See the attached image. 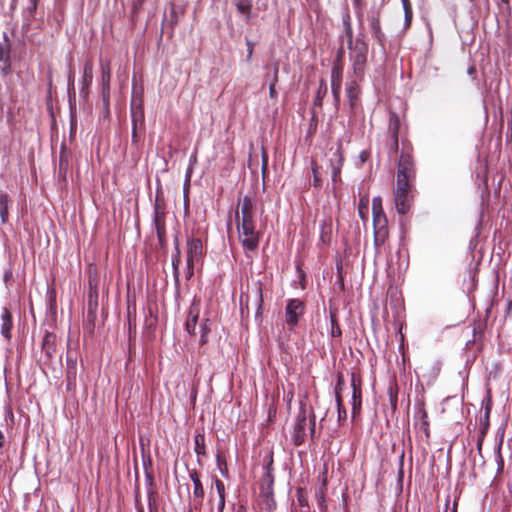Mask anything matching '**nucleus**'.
Wrapping results in <instances>:
<instances>
[{
    "label": "nucleus",
    "instance_id": "nucleus-22",
    "mask_svg": "<svg viewBox=\"0 0 512 512\" xmlns=\"http://www.w3.org/2000/svg\"><path fill=\"white\" fill-rule=\"evenodd\" d=\"M210 332V327L208 326V319H204L199 327V333H200V344L207 343V335Z\"/></svg>",
    "mask_w": 512,
    "mask_h": 512
},
{
    "label": "nucleus",
    "instance_id": "nucleus-46",
    "mask_svg": "<svg viewBox=\"0 0 512 512\" xmlns=\"http://www.w3.org/2000/svg\"><path fill=\"white\" fill-rule=\"evenodd\" d=\"M503 3H508V0H501Z\"/></svg>",
    "mask_w": 512,
    "mask_h": 512
},
{
    "label": "nucleus",
    "instance_id": "nucleus-30",
    "mask_svg": "<svg viewBox=\"0 0 512 512\" xmlns=\"http://www.w3.org/2000/svg\"><path fill=\"white\" fill-rule=\"evenodd\" d=\"M214 484L217 491L218 496H225V486L224 483L218 478H214Z\"/></svg>",
    "mask_w": 512,
    "mask_h": 512
},
{
    "label": "nucleus",
    "instance_id": "nucleus-34",
    "mask_svg": "<svg viewBox=\"0 0 512 512\" xmlns=\"http://www.w3.org/2000/svg\"><path fill=\"white\" fill-rule=\"evenodd\" d=\"M312 171H313V185L314 186H320L321 185V180H320V177L318 175V168L316 165H313L312 167Z\"/></svg>",
    "mask_w": 512,
    "mask_h": 512
},
{
    "label": "nucleus",
    "instance_id": "nucleus-36",
    "mask_svg": "<svg viewBox=\"0 0 512 512\" xmlns=\"http://www.w3.org/2000/svg\"><path fill=\"white\" fill-rule=\"evenodd\" d=\"M421 419H422V424H423L424 430H425L426 434L428 435V420H427V413L425 410L421 411Z\"/></svg>",
    "mask_w": 512,
    "mask_h": 512
},
{
    "label": "nucleus",
    "instance_id": "nucleus-44",
    "mask_svg": "<svg viewBox=\"0 0 512 512\" xmlns=\"http://www.w3.org/2000/svg\"><path fill=\"white\" fill-rule=\"evenodd\" d=\"M49 341V336L47 335L45 338H44V341H43V348H45L46 344L48 343Z\"/></svg>",
    "mask_w": 512,
    "mask_h": 512
},
{
    "label": "nucleus",
    "instance_id": "nucleus-11",
    "mask_svg": "<svg viewBox=\"0 0 512 512\" xmlns=\"http://www.w3.org/2000/svg\"><path fill=\"white\" fill-rule=\"evenodd\" d=\"M200 313V303L199 301L194 300L190 306L188 317L185 323V327L187 332L190 335L197 334V322Z\"/></svg>",
    "mask_w": 512,
    "mask_h": 512
},
{
    "label": "nucleus",
    "instance_id": "nucleus-17",
    "mask_svg": "<svg viewBox=\"0 0 512 512\" xmlns=\"http://www.w3.org/2000/svg\"><path fill=\"white\" fill-rule=\"evenodd\" d=\"M93 80V64L90 60L86 61L83 68L81 93H88V88Z\"/></svg>",
    "mask_w": 512,
    "mask_h": 512
},
{
    "label": "nucleus",
    "instance_id": "nucleus-4",
    "mask_svg": "<svg viewBox=\"0 0 512 512\" xmlns=\"http://www.w3.org/2000/svg\"><path fill=\"white\" fill-rule=\"evenodd\" d=\"M347 36L350 49V58L353 61L354 70L360 71L366 62V55L368 50L367 45L360 40H357L355 43H353L352 31L349 25L347 26Z\"/></svg>",
    "mask_w": 512,
    "mask_h": 512
},
{
    "label": "nucleus",
    "instance_id": "nucleus-33",
    "mask_svg": "<svg viewBox=\"0 0 512 512\" xmlns=\"http://www.w3.org/2000/svg\"><path fill=\"white\" fill-rule=\"evenodd\" d=\"M217 464L218 467L222 473L223 476H227V468L225 461L220 457V455L217 456Z\"/></svg>",
    "mask_w": 512,
    "mask_h": 512
},
{
    "label": "nucleus",
    "instance_id": "nucleus-28",
    "mask_svg": "<svg viewBox=\"0 0 512 512\" xmlns=\"http://www.w3.org/2000/svg\"><path fill=\"white\" fill-rule=\"evenodd\" d=\"M180 262H181L180 253H179V250H177V254L175 256H173V258H172V266H173L174 276H175L176 281H178V274H179L178 268H179Z\"/></svg>",
    "mask_w": 512,
    "mask_h": 512
},
{
    "label": "nucleus",
    "instance_id": "nucleus-27",
    "mask_svg": "<svg viewBox=\"0 0 512 512\" xmlns=\"http://www.w3.org/2000/svg\"><path fill=\"white\" fill-rule=\"evenodd\" d=\"M358 212H359L360 217L363 220H365L367 212H368V199L367 198H362L360 200V203H359V206H358Z\"/></svg>",
    "mask_w": 512,
    "mask_h": 512
},
{
    "label": "nucleus",
    "instance_id": "nucleus-7",
    "mask_svg": "<svg viewBox=\"0 0 512 512\" xmlns=\"http://www.w3.org/2000/svg\"><path fill=\"white\" fill-rule=\"evenodd\" d=\"M414 177L415 172L412 157L410 155L402 154L398 164L397 181L402 180L403 182H412Z\"/></svg>",
    "mask_w": 512,
    "mask_h": 512
},
{
    "label": "nucleus",
    "instance_id": "nucleus-14",
    "mask_svg": "<svg viewBox=\"0 0 512 512\" xmlns=\"http://www.w3.org/2000/svg\"><path fill=\"white\" fill-rule=\"evenodd\" d=\"M341 83L342 71L340 68L334 67L331 72V90L336 103H338L340 100Z\"/></svg>",
    "mask_w": 512,
    "mask_h": 512
},
{
    "label": "nucleus",
    "instance_id": "nucleus-20",
    "mask_svg": "<svg viewBox=\"0 0 512 512\" xmlns=\"http://www.w3.org/2000/svg\"><path fill=\"white\" fill-rule=\"evenodd\" d=\"M194 451L197 455H205V437L203 434H196L194 437Z\"/></svg>",
    "mask_w": 512,
    "mask_h": 512
},
{
    "label": "nucleus",
    "instance_id": "nucleus-9",
    "mask_svg": "<svg viewBox=\"0 0 512 512\" xmlns=\"http://www.w3.org/2000/svg\"><path fill=\"white\" fill-rule=\"evenodd\" d=\"M330 151L329 162L332 169V181L336 183L340 179V172L343 165L341 144L337 143L335 149L333 150V148H331Z\"/></svg>",
    "mask_w": 512,
    "mask_h": 512
},
{
    "label": "nucleus",
    "instance_id": "nucleus-19",
    "mask_svg": "<svg viewBox=\"0 0 512 512\" xmlns=\"http://www.w3.org/2000/svg\"><path fill=\"white\" fill-rule=\"evenodd\" d=\"M340 385H341V379H339V382L335 388V395H336V402H337V408H338V419L339 421L346 419L347 413L346 410L342 404V399L340 395Z\"/></svg>",
    "mask_w": 512,
    "mask_h": 512
},
{
    "label": "nucleus",
    "instance_id": "nucleus-32",
    "mask_svg": "<svg viewBox=\"0 0 512 512\" xmlns=\"http://www.w3.org/2000/svg\"><path fill=\"white\" fill-rule=\"evenodd\" d=\"M138 118L140 120H142L143 113L141 111L138 114L133 112V132H132L133 139H136V121Z\"/></svg>",
    "mask_w": 512,
    "mask_h": 512
},
{
    "label": "nucleus",
    "instance_id": "nucleus-5",
    "mask_svg": "<svg viewBox=\"0 0 512 512\" xmlns=\"http://www.w3.org/2000/svg\"><path fill=\"white\" fill-rule=\"evenodd\" d=\"M315 422L308 419L306 411L301 409L297 416V420L294 426L292 439L295 445L299 446L304 443L306 438V430L309 429L311 434L314 433Z\"/></svg>",
    "mask_w": 512,
    "mask_h": 512
},
{
    "label": "nucleus",
    "instance_id": "nucleus-1",
    "mask_svg": "<svg viewBox=\"0 0 512 512\" xmlns=\"http://www.w3.org/2000/svg\"><path fill=\"white\" fill-rule=\"evenodd\" d=\"M238 240L246 254L258 249L261 234L256 229L255 208L252 199L244 196L238 199L235 211Z\"/></svg>",
    "mask_w": 512,
    "mask_h": 512
},
{
    "label": "nucleus",
    "instance_id": "nucleus-10",
    "mask_svg": "<svg viewBox=\"0 0 512 512\" xmlns=\"http://www.w3.org/2000/svg\"><path fill=\"white\" fill-rule=\"evenodd\" d=\"M101 68V84H102V99L105 105L109 104L110 99V80L111 69L108 61L100 63Z\"/></svg>",
    "mask_w": 512,
    "mask_h": 512
},
{
    "label": "nucleus",
    "instance_id": "nucleus-42",
    "mask_svg": "<svg viewBox=\"0 0 512 512\" xmlns=\"http://www.w3.org/2000/svg\"><path fill=\"white\" fill-rule=\"evenodd\" d=\"M4 445V435L3 433L0 431V448Z\"/></svg>",
    "mask_w": 512,
    "mask_h": 512
},
{
    "label": "nucleus",
    "instance_id": "nucleus-26",
    "mask_svg": "<svg viewBox=\"0 0 512 512\" xmlns=\"http://www.w3.org/2000/svg\"><path fill=\"white\" fill-rule=\"evenodd\" d=\"M331 319V331L330 334L332 337H340L341 336V329L337 323V319L334 313H331L330 315Z\"/></svg>",
    "mask_w": 512,
    "mask_h": 512
},
{
    "label": "nucleus",
    "instance_id": "nucleus-39",
    "mask_svg": "<svg viewBox=\"0 0 512 512\" xmlns=\"http://www.w3.org/2000/svg\"><path fill=\"white\" fill-rule=\"evenodd\" d=\"M247 46H248V58H250L252 55V52H253V45L251 44L250 41H247Z\"/></svg>",
    "mask_w": 512,
    "mask_h": 512
},
{
    "label": "nucleus",
    "instance_id": "nucleus-21",
    "mask_svg": "<svg viewBox=\"0 0 512 512\" xmlns=\"http://www.w3.org/2000/svg\"><path fill=\"white\" fill-rule=\"evenodd\" d=\"M237 10L239 13L246 16V19H250L251 15V4L247 0H240L237 5Z\"/></svg>",
    "mask_w": 512,
    "mask_h": 512
},
{
    "label": "nucleus",
    "instance_id": "nucleus-31",
    "mask_svg": "<svg viewBox=\"0 0 512 512\" xmlns=\"http://www.w3.org/2000/svg\"><path fill=\"white\" fill-rule=\"evenodd\" d=\"M405 14V27L408 28L412 21L413 11L412 7H407L406 10H404Z\"/></svg>",
    "mask_w": 512,
    "mask_h": 512
},
{
    "label": "nucleus",
    "instance_id": "nucleus-38",
    "mask_svg": "<svg viewBox=\"0 0 512 512\" xmlns=\"http://www.w3.org/2000/svg\"><path fill=\"white\" fill-rule=\"evenodd\" d=\"M268 167V156L265 152L262 154V172L263 174L266 172Z\"/></svg>",
    "mask_w": 512,
    "mask_h": 512
},
{
    "label": "nucleus",
    "instance_id": "nucleus-40",
    "mask_svg": "<svg viewBox=\"0 0 512 512\" xmlns=\"http://www.w3.org/2000/svg\"><path fill=\"white\" fill-rule=\"evenodd\" d=\"M403 8L406 10L407 7H412L409 0H402Z\"/></svg>",
    "mask_w": 512,
    "mask_h": 512
},
{
    "label": "nucleus",
    "instance_id": "nucleus-41",
    "mask_svg": "<svg viewBox=\"0 0 512 512\" xmlns=\"http://www.w3.org/2000/svg\"><path fill=\"white\" fill-rule=\"evenodd\" d=\"M360 157H361L362 161H365L367 159V152H365V151L361 152Z\"/></svg>",
    "mask_w": 512,
    "mask_h": 512
},
{
    "label": "nucleus",
    "instance_id": "nucleus-43",
    "mask_svg": "<svg viewBox=\"0 0 512 512\" xmlns=\"http://www.w3.org/2000/svg\"><path fill=\"white\" fill-rule=\"evenodd\" d=\"M73 83H74L73 75H70V77H69V87L73 86Z\"/></svg>",
    "mask_w": 512,
    "mask_h": 512
},
{
    "label": "nucleus",
    "instance_id": "nucleus-15",
    "mask_svg": "<svg viewBox=\"0 0 512 512\" xmlns=\"http://www.w3.org/2000/svg\"><path fill=\"white\" fill-rule=\"evenodd\" d=\"M154 224L158 238L162 242L165 236L164 212L159 208L158 203L155 205Z\"/></svg>",
    "mask_w": 512,
    "mask_h": 512
},
{
    "label": "nucleus",
    "instance_id": "nucleus-6",
    "mask_svg": "<svg viewBox=\"0 0 512 512\" xmlns=\"http://www.w3.org/2000/svg\"><path fill=\"white\" fill-rule=\"evenodd\" d=\"M187 269L186 278L190 279L194 274V263L197 262L203 254V246L200 239L192 238L187 242Z\"/></svg>",
    "mask_w": 512,
    "mask_h": 512
},
{
    "label": "nucleus",
    "instance_id": "nucleus-13",
    "mask_svg": "<svg viewBox=\"0 0 512 512\" xmlns=\"http://www.w3.org/2000/svg\"><path fill=\"white\" fill-rule=\"evenodd\" d=\"M190 479L193 482V497L197 505H201L204 499V488L200 480L199 473L195 470L190 472Z\"/></svg>",
    "mask_w": 512,
    "mask_h": 512
},
{
    "label": "nucleus",
    "instance_id": "nucleus-37",
    "mask_svg": "<svg viewBox=\"0 0 512 512\" xmlns=\"http://www.w3.org/2000/svg\"><path fill=\"white\" fill-rule=\"evenodd\" d=\"M217 507L220 512L225 508V496H218Z\"/></svg>",
    "mask_w": 512,
    "mask_h": 512
},
{
    "label": "nucleus",
    "instance_id": "nucleus-35",
    "mask_svg": "<svg viewBox=\"0 0 512 512\" xmlns=\"http://www.w3.org/2000/svg\"><path fill=\"white\" fill-rule=\"evenodd\" d=\"M1 63L2 64L0 65V71L3 75H7L10 72V67H11L10 61L1 62Z\"/></svg>",
    "mask_w": 512,
    "mask_h": 512
},
{
    "label": "nucleus",
    "instance_id": "nucleus-16",
    "mask_svg": "<svg viewBox=\"0 0 512 512\" xmlns=\"http://www.w3.org/2000/svg\"><path fill=\"white\" fill-rule=\"evenodd\" d=\"M12 316L7 308H3L1 312V333L7 339L11 338Z\"/></svg>",
    "mask_w": 512,
    "mask_h": 512
},
{
    "label": "nucleus",
    "instance_id": "nucleus-8",
    "mask_svg": "<svg viewBox=\"0 0 512 512\" xmlns=\"http://www.w3.org/2000/svg\"><path fill=\"white\" fill-rule=\"evenodd\" d=\"M304 313V305L298 299H291L286 306V323L290 327L297 325L299 317Z\"/></svg>",
    "mask_w": 512,
    "mask_h": 512
},
{
    "label": "nucleus",
    "instance_id": "nucleus-3",
    "mask_svg": "<svg viewBox=\"0 0 512 512\" xmlns=\"http://www.w3.org/2000/svg\"><path fill=\"white\" fill-rule=\"evenodd\" d=\"M412 182L396 181L393 191L394 203L398 213L405 214L410 208Z\"/></svg>",
    "mask_w": 512,
    "mask_h": 512
},
{
    "label": "nucleus",
    "instance_id": "nucleus-24",
    "mask_svg": "<svg viewBox=\"0 0 512 512\" xmlns=\"http://www.w3.org/2000/svg\"><path fill=\"white\" fill-rule=\"evenodd\" d=\"M346 93H347V96L350 100V105L351 106H354L355 104V100L357 98V95H358V88H357V85L355 83H351L347 88H346Z\"/></svg>",
    "mask_w": 512,
    "mask_h": 512
},
{
    "label": "nucleus",
    "instance_id": "nucleus-45",
    "mask_svg": "<svg viewBox=\"0 0 512 512\" xmlns=\"http://www.w3.org/2000/svg\"><path fill=\"white\" fill-rule=\"evenodd\" d=\"M357 4H359L361 2V0H354Z\"/></svg>",
    "mask_w": 512,
    "mask_h": 512
},
{
    "label": "nucleus",
    "instance_id": "nucleus-18",
    "mask_svg": "<svg viewBox=\"0 0 512 512\" xmlns=\"http://www.w3.org/2000/svg\"><path fill=\"white\" fill-rule=\"evenodd\" d=\"M10 199L7 194L0 192V216L2 223H6L9 218Z\"/></svg>",
    "mask_w": 512,
    "mask_h": 512
},
{
    "label": "nucleus",
    "instance_id": "nucleus-29",
    "mask_svg": "<svg viewBox=\"0 0 512 512\" xmlns=\"http://www.w3.org/2000/svg\"><path fill=\"white\" fill-rule=\"evenodd\" d=\"M327 92V86L326 84L322 81L321 84H320V87H319V90H318V93H317V98H316V103L321 105V101H322V98L324 97V95L326 94Z\"/></svg>",
    "mask_w": 512,
    "mask_h": 512
},
{
    "label": "nucleus",
    "instance_id": "nucleus-2",
    "mask_svg": "<svg viewBox=\"0 0 512 512\" xmlns=\"http://www.w3.org/2000/svg\"><path fill=\"white\" fill-rule=\"evenodd\" d=\"M372 215L374 227V242L379 246L385 242L387 237V219L382 208V200L375 197L372 200Z\"/></svg>",
    "mask_w": 512,
    "mask_h": 512
},
{
    "label": "nucleus",
    "instance_id": "nucleus-23",
    "mask_svg": "<svg viewBox=\"0 0 512 512\" xmlns=\"http://www.w3.org/2000/svg\"><path fill=\"white\" fill-rule=\"evenodd\" d=\"M278 71H279L278 66H275L273 78H272V81L269 84V95H270L271 99H276L277 98V91H276L275 86H276V83L278 81Z\"/></svg>",
    "mask_w": 512,
    "mask_h": 512
},
{
    "label": "nucleus",
    "instance_id": "nucleus-12",
    "mask_svg": "<svg viewBox=\"0 0 512 512\" xmlns=\"http://www.w3.org/2000/svg\"><path fill=\"white\" fill-rule=\"evenodd\" d=\"M352 387V416L355 417L361 409V383L354 374L351 377Z\"/></svg>",
    "mask_w": 512,
    "mask_h": 512
},
{
    "label": "nucleus",
    "instance_id": "nucleus-25",
    "mask_svg": "<svg viewBox=\"0 0 512 512\" xmlns=\"http://www.w3.org/2000/svg\"><path fill=\"white\" fill-rule=\"evenodd\" d=\"M10 61V45L8 43H0V62Z\"/></svg>",
    "mask_w": 512,
    "mask_h": 512
}]
</instances>
